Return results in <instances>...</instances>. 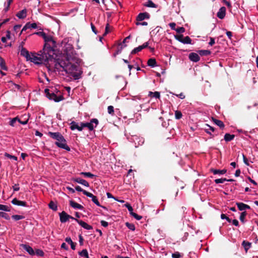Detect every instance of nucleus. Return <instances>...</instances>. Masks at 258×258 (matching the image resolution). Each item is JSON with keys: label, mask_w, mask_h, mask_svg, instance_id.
Returning <instances> with one entry per match:
<instances>
[{"label": "nucleus", "mask_w": 258, "mask_h": 258, "mask_svg": "<svg viewBox=\"0 0 258 258\" xmlns=\"http://www.w3.org/2000/svg\"><path fill=\"white\" fill-rule=\"evenodd\" d=\"M80 59L78 57L72 44L67 43L63 46V53L58 58L55 63V68L62 70L66 73L70 74L75 80L81 78L82 71L79 67Z\"/></svg>", "instance_id": "obj_1"}, {"label": "nucleus", "mask_w": 258, "mask_h": 258, "mask_svg": "<svg viewBox=\"0 0 258 258\" xmlns=\"http://www.w3.org/2000/svg\"><path fill=\"white\" fill-rule=\"evenodd\" d=\"M52 57V55L51 53L46 52L43 49L37 53H31L29 58L30 59L28 60L38 64L48 61Z\"/></svg>", "instance_id": "obj_2"}, {"label": "nucleus", "mask_w": 258, "mask_h": 258, "mask_svg": "<svg viewBox=\"0 0 258 258\" xmlns=\"http://www.w3.org/2000/svg\"><path fill=\"white\" fill-rule=\"evenodd\" d=\"M47 135L52 139L55 140V144L59 148L64 149L68 151H70V148L67 145V141L63 136L59 132H49Z\"/></svg>", "instance_id": "obj_3"}, {"label": "nucleus", "mask_w": 258, "mask_h": 258, "mask_svg": "<svg viewBox=\"0 0 258 258\" xmlns=\"http://www.w3.org/2000/svg\"><path fill=\"white\" fill-rule=\"evenodd\" d=\"M43 39L45 42L43 50L51 53V55L53 54V47L55 46L56 42L53 40L52 37L50 35L45 34Z\"/></svg>", "instance_id": "obj_4"}, {"label": "nucleus", "mask_w": 258, "mask_h": 258, "mask_svg": "<svg viewBox=\"0 0 258 258\" xmlns=\"http://www.w3.org/2000/svg\"><path fill=\"white\" fill-rule=\"evenodd\" d=\"M83 128L87 127L90 131L94 130L97 127L99 123L98 120L96 118H92L90 120V122H81Z\"/></svg>", "instance_id": "obj_5"}, {"label": "nucleus", "mask_w": 258, "mask_h": 258, "mask_svg": "<svg viewBox=\"0 0 258 258\" xmlns=\"http://www.w3.org/2000/svg\"><path fill=\"white\" fill-rule=\"evenodd\" d=\"M45 93L46 96L49 99L53 100L56 102H58L63 99V97L61 96H57L52 91H50L48 89H45Z\"/></svg>", "instance_id": "obj_6"}, {"label": "nucleus", "mask_w": 258, "mask_h": 258, "mask_svg": "<svg viewBox=\"0 0 258 258\" xmlns=\"http://www.w3.org/2000/svg\"><path fill=\"white\" fill-rule=\"evenodd\" d=\"M59 218L60 221L61 223L66 222L69 219H71L75 220V218L73 217L72 216L67 214L65 212L62 211L61 213H59Z\"/></svg>", "instance_id": "obj_7"}, {"label": "nucleus", "mask_w": 258, "mask_h": 258, "mask_svg": "<svg viewBox=\"0 0 258 258\" xmlns=\"http://www.w3.org/2000/svg\"><path fill=\"white\" fill-rule=\"evenodd\" d=\"M19 48L21 55L23 56H24L26 58L27 60L30 59L29 58L30 57L31 54H29V51L22 46H19Z\"/></svg>", "instance_id": "obj_8"}, {"label": "nucleus", "mask_w": 258, "mask_h": 258, "mask_svg": "<svg viewBox=\"0 0 258 258\" xmlns=\"http://www.w3.org/2000/svg\"><path fill=\"white\" fill-rule=\"evenodd\" d=\"M149 44V42H146L144 43L143 45H140L137 47L135 48L131 52L132 54H136L140 51H141L143 49L147 48Z\"/></svg>", "instance_id": "obj_9"}, {"label": "nucleus", "mask_w": 258, "mask_h": 258, "mask_svg": "<svg viewBox=\"0 0 258 258\" xmlns=\"http://www.w3.org/2000/svg\"><path fill=\"white\" fill-rule=\"evenodd\" d=\"M20 246L23 248L24 250H25L30 255H35V251L32 248V247L29 246L28 244H21Z\"/></svg>", "instance_id": "obj_10"}, {"label": "nucleus", "mask_w": 258, "mask_h": 258, "mask_svg": "<svg viewBox=\"0 0 258 258\" xmlns=\"http://www.w3.org/2000/svg\"><path fill=\"white\" fill-rule=\"evenodd\" d=\"M150 18V15L148 13H140L136 18L137 21H142L145 19H148Z\"/></svg>", "instance_id": "obj_11"}, {"label": "nucleus", "mask_w": 258, "mask_h": 258, "mask_svg": "<svg viewBox=\"0 0 258 258\" xmlns=\"http://www.w3.org/2000/svg\"><path fill=\"white\" fill-rule=\"evenodd\" d=\"M75 220L78 222V223L83 228H84L85 229L87 230H91L93 229V227L92 226L88 224L85 222L82 221V220H79L77 219H75Z\"/></svg>", "instance_id": "obj_12"}, {"label": "nucleus", "mask_w": 258, "mask_h": 258, "mask_svg": "<svg viewBox=\"0 0 258 258\" xmlns=\"http://www.w3.org/2000/svg\"><path fill=\"white\" fill-rule=\"evenodd\" d=\"M188 57L189 59L191 61L195 62L199 61L200 59L199 54L195 52H191L189 53Z\"/></svg>", "instance_id": "obj_13"}, {"label": "nucleus", "mask_w": 258, "mask_h": 258, "mask_svg": "<svg viewBox=\"0 0 258 258\" xmlns=\"http://www.w3.org/2000/svg\"><path fill=\"white\" fill-rule=\"evenodd\" d=\"M226 9L225 7H221L217 13V16L220 19H223L226 15Z\"/></svg>", "instance_id": "obj_14"}, {"label": "nucleus", "mask_w": 258, "mask_h": 258, "mask_svg": "<svg viewBox=\"0 0 258 258\" xmlns=\"http://www.w3.org/2000/svg\"><path fill=\"white\" fill-rule=\"evenodd\" d=\"M236 206H237L239 210L240 211H244L246 210H249L250 209V207L248 205L245 204L243 203H236Z\"/></svg>", "instance_id": "obj_15"}, {"label": "nucleus", "mask_w": 258, "mask_h": 258, "mask_svg": "<svg viewBox=\"0 0 258 258\" xmlns=\"http://www.w3.org/2000/svg\"><path fill=\"white\" fill-rule=\"evenodd\" d=\"M12 203L13 205L19 206H22V207H26L27 206V203L26 202L19 201L17 199L15 198L12 201Z\"/></svg>", "instance_id": "obj_16"}, {"label": "nucleus", "mask_w": 258, "mask_h": 258, "mask_svg": "<svg viewBox=\"0 0 258 258\" xmlns=\"http://www.w3.org/2000/svg\"><path fill=\"white\" fill-rule=\"evenodd\" d=\"M73 181H74L75 182H76L77 183L81 184L85 186H86V187L89 186V183L86 180H85L83 179H82L81 178L78 177V178H74Z\"/></svg>", "instance_id": "obj_17"}, {"label": "nucleus", "mask_w": 258, "mask_h": 258, "mask_svg": "<svg viewBox=\"0 0 258 258\" xmlns=\"http://www.w3.org/2000/svg\"><path fill=\"white\" fill-rule=\"evenodd\" d=\"M27 16V11L26 9L22 10L19 12L17 14L16 16L19 19H24Z\"/></svg>", "instance_id": "obj_18"}, {"label": "nucleus", "mask_w": 258, "mask_h": 258, "mask_svg": "<svg viewBox=\"0 0 258 258\" xmlns=\"http://www.w3.org/2000/svg\"><path fill=\"white\" fill-rule=\"evenodd\" d=\"M70 203L71 207L74 209L81 210L83 208V207L82 205L73 201H71Z\"/></svg>", "instance_id": "obj_19"}, {"label": "nucleus", "mask_w": 258, "mask_h": 258, "mask_svg": "<svg viewBox=\"0 0 258 258\" xmlns=\"http://www.w3.org/2000/svg\"><path fill=\"white\" fill-rule=\"evenodd\" d=\"M227 170L226 169L219 170V169H212L211 172L215 175L216 174H224L226 172Z\"/></svg>", "instance_id": "obj_20"}, {"label": "nucleus", "mask_w": 258, "mask_h": 258, "mask_svg": "<svg viewBox=\"0 0 258 258\" xmlns=\"http://www.w3.org/2000/svg\"><path fill=\"white\" fill-rule=\"evenodd\" d=\"M78 254L80 256L84 258H90L88 251L86 249H84L82 251H79Z\"/></svg>", "instance_id": "obj_21"}, {"label": "nucleus", "mask_w": 258, "mask_h": 258, "mask_svg": "<svg viewBox=\"0 0 258 258\" xmlns=\"http://www.w3.org/2000/svg\"><path fill=\"white\" fill-rule=\"evenodd\" d=\"M147 64L148 66L151 67L152 68H154L157 66V62L156 61V59L153 58H150L148 60Z\"/></svg>", "instance_id": "obj_22"}, {"label": "nucleus", "mask_w": 258, "mask_h": 258, "mask_svg": "<svg viewBox=\"0 0 258 258\" xmlns=\"http://www.w3.org/2000/svg\"><path fill=\"white\" fill-rule=\"evenodd\" d=\"M235 136L230 134H226L224 136V140L226 142H230L234 139Z\"/></svg>", "instance_id": "obj_23"}, {"label": "nucleus", "mask_w": 258, "mask_h": 258, "mask_svg": "<svg viewBox=\"0 0 258 258\" xmlns=\"http://www.w3.org/2000/svg\"><path fill=\"white\" fill-rule=\"evenodd\" d=\"M213 122L218 126H219L221 128H223L225 126V125L223 121L221 120L213 118Z\"/></svg>", "instance_id": "obj_24"}, {"label": "nucleus", "mask_w": 258, "mask_h": 258, "mask_svg": "<svg viewBox=\"0 0 258 258\" xmlns=\"http://www.w3.org/2000/svg\"><path fill=\"white\" fill-rule=\"evenodd\" d=\"M198 53L201 56H208L211 54V52L209 50H199Z\"/></svg>", "instance_id": "obj_25"}, {"label": "nucleus", "mask_w": 258, "mask_h": 258, "mask_svg": "<svg viewBox=\"0 0 258 258\" xmlns=\"http://www.w3.org/2000/svg\"><path fill=\"white\" fill-rule=\"evenodd\" d=\"M0 67L3 70L7 71L8 70L5 60L1 57H0Z\"/></svg>", "instance_id": "obj_26"}, {"label": "nucleus", "mask_w": 258, "mask_h": 258, "mask_svg": "<svg viewBox=\"0 0 258 258\" xmlns=\"http://www.w3.org/2000/svg\"><path fill=\"white\" fill-rule=\"evenodd\" d=\"M149 96L152 97V98H159L160 96V93L159 92H152L150 91L149 92Z\"/></svg>", "instance_id": "obj_27"}, {"label": "nucleus", "mask_w": 258, "mask_h": 258, "mask_svg": "<svg viewBox=\"0 0 258 258\" xmlns=\"http://www.w3.org/2000/svg\"><path fill=\"white\" fill-rule=\"evenodd\" d=\"M66 241L70 244L71 246V248L73 250L75 249V244L73 242L71 237H68L65 239Z\"/></svg>", "instance_id": "obj_28"}, {"label": "nucleus", "mask_w": 258, "mask_h": 258, "mask_svg": "<svg viewBox=\"0 0 258 258\" xmlns=\"http://www.w3.org/2000/svg\"><path fill=\"white\" fill-rule=\"evenodd\" d=\"M242 245L244 247L246 251H247L251 247V243L246 241H243L242 243Z\"/></svg>", "instance_id": "obj_29"}, {"label": "nucleus", "mask_w": 258, "mask_h": 258, "mask_svg": "<svg viewBox=\"0 0 258 258\" xmlns=\"http://www.w3.org/2000/svg\"><path fill=\"white\" fill-rule=\"evenodd\" d=\"M79 123L75 121H72L70 123V128L71 130L74 131L77 130L78 127Z\"/></svg>", "instance_id": "obj_30"}, {"label": "nucleus", "mask_w": 258, "mask_h": 258, "mask_svg": "<svg viewBox=\"0 0 258 258\" xmlns=\"http://www.w3.org/2000/svg\"><path fill=\"white\" fill-rule=\"evenodd\" d=\"M48 207L50 209H51V210H52L54 211H56L57 210V206L56 204L53 201H51L49 203Z\"/></svg>", "instance_id": "obj_31"}, {"label": "nucleus", "mask_w": 258, "mask_h": 258, "mask_svg": "<svg viewBox=\"0 0 258 258\" xmlns=\"http://www.w3.org/2000/svg\"><path fill=\"white\" fill-rule=\"evenodd\" d=\"M81 175H83L85 177H89L91 178H93L96 177V175L90 173V172H82L80 173Z\"/></svg>", "instance_id": "obj_32"}, {"label": "nucleus", "mask_w": 258, "mask_h": 258, "mask_svg": "<svg viewBox=\"0 0 258 258\" xmlns=\"http://www.w3.org/2000/svg\"><path fill=\"white\" fill-rule=\"evenodd\" d=\"M145 6L149 8H156L157 6L151 0L148 1L144 5Z\"/></svg>", "instance_id": "obj_33"}, {"label": "nucleus", "mask_w": 258, "mask_h": 258, "mask_svg": "<svg viewBox=\"0 0 258 258\" xmlns=\"http://www.w3.org/2000/svg\"><path fill=\"white\" fill-rule=\"evenodd\" d=\"M182 43L183 44H191V39L188 36L183 37V40H182Z\"/></svg>", "instance_id": "obj_34"}, {"label": "nucleus", "mask_w": 258, "mask_h": 258, "mask_svg": "<svg viewBox=\"0 0 258 258\" xmlns=\"http://www.w3.org/2000/svg\"><path fill=\"white\" fill-rule=\"evenodd\" d=\"M26 24L29 29H37L38 28L36 23H30V22H28Z\"/></svg>", "instance_id": "obj_35"}, {"label": "nucleus", "mask_w": 258, "mask_h": 258, "mask_svg": "<svg viewBox=\"0 0 258 258\" xmlns=\"http://www.w3.org/2000/svg\"><path fill=\"white\" fill-rule=\"evenodd\" d=\"M0 210L3 211L10 212V208L9 207L7 206L6 205L0 204Z\"/></svg>", "instance_id": "obj_36"}, {"label": "nucleus", "mask_w": 258, "mask_h": 258, "mask_svg": "<svg viewBox=\"0 0 258 258\" xmlns=\"http://www.w3.org/2000/svg\"><path fill=\"white\" fill-rule=\"evenodd\" d=\"M125 225L131 230H132V231L135 230V226L134 224L126 222V223H125Z\"/></svg>", "instance_id": "obj_37"}, {"label": "nucleus", "mask_w": 258, "mask_h": 258, "mask_svg": "<svg viewBox=\"0 0 258 258\" xmlns=\"http://www.w3.org/2000/svg\"><path fill=\"white\" fill-rule=\"evenodd\" d=\"M12 218L15 221H18L24 218V216L19 215H14L12 216Z\"/></svg>", "instance_id": "obj_38"}, {"label": "nucleus", "mask_w": 258, "mask_h": 258, "mask_svg": "<svg viewBox=\"0 0 258 258\" xmlns=\"http://www.w3.org/2000/svg\"><path fill=\"white\" fill-rule=\"evenodd\" d=\"M246 214H247V213L245 211L242 212L241 213V214L240 215L239 219L241 222H242V223L244 222V220H245V218L246 216Z\"/></svg>", "instance_id": "obj_39"}, {"label": "nucleus", "mask_w": 258, "mask_h": 258, "mask_svg": "<svg viewBox=\"0 0 258 258\" xmlns=\"http://www.w3.org/2000/svg\"><path fill=\"white\" fill-rule=\"evenodd\" d=\"M182 116L181 111L176 110L175 111V117L176 119H180Z\"/></svg>", "instance_id": "obj_40"}, {"label": "nucleus", "mask_w": 258, "mask_h": 258, "mask_svg": "<svg viewBox=\"0 0 258 258\" xmlns=\"http://www.w3.org/2000/svg\"><path fill=\"white\" fill-rule=\"evenodd\" d=\"M0 217L5 218L6 220H9L10 218L9 215L4 212H0Z\"/></svg>", "instance_id": "obj_41"}, {"label": "nucleus", "mask_w": 258, "mask_h": 258, "mask_svg": "<svg viewBox=\"0 0 258 258\" xmlns=\"http://www.w3.org/2000/svg\"><path fill=\"white\" fill-rule=\"evenodd\" d=\"M226 181H227V179L225 178H224L216 179L214 181L216 183L219 184V183H223Z\"/></svg>", "instance_id": "obj_42"}, {"label": "nucleus", "mask_w": 258, "mask_h": 258, "mask_svg": "<svg viewBox=\"0 0 258 258\" xmlns=\"http://www.w3.org/2000/svg\"><path fill=\"white\" fill-rule=\"evenodd\" d=\"M35 254L37 256H43L44 255V252L42 250L37 249L35 251Z\"/></svg>", "instance_id": "obj_43"}, {"label": "nucleus", "mask_w": 258, "mask_h": 258, "mask_svg": "<svg viewBox=\"0 0 258 258\" xmlns=\"http://www.w3.org/2000/svg\"><path fill=\"white\" fill-rule=\"evenodd\" d=\"M22 25H16L14 26L13 30L16 34L18 32L19 30L20 29Z\"/></svg>", "instance_id": "obj_44"}, {"label": "nucleus", "mask_w": 258, "mask_h": 258, "mask_svg": "<svg viewBox=\"0 0 258 258\" xmlns=\"http://www.w3.org/2000/svg\"><path fill=\"white\" fill-rule=\"evenodd\" d=\"M175 31L178 33H182L184 32L185 29L183 27H179L176 28Z\"/></svg>", "instance_id": "obj_45"}, {"label": "nucleus", "mask_w": 258, "mask_h": 258, "mask_svg": "<svg viewBox=\"0 0 258 258\" xmlns=\"http://www.w3.org/2000/svg\"><path fill=\"white\" fill-rule=\"evenodd\" d=\"M131 215L138 220H140L142 218V217L141 216H140L134 212L133 213H131Z\"/></svg>", "instance_id": "obj_46"}, {"label": "nucleus", "mask_w": 258, "mask_h": 258, "mask_svg": "<svg viewBox=\"0 0 258 258\" xmlns=\"http://www.w3.org/2000/svg\"><path fill=\"white\" fill-rule=\"evenodd\" d=\"M5 155V156L7 157L9 159H12L15 161L17 160V157L15 156L11 155L7 153H6Z\"/></svg>", "instance_id": "obj_47"}, {"label": "nucleus", "mask_w": 258, "mask_h": 258, "mask_svg": "<svg viewBox=\"0 0 258 258\" xmlns=\"http://www.w3.org/2000/svg\"><path fill=\"white\" fill-rule=\"evenodd\" d=\"M108 113L110 114H113L114 113V108L112 106H109L107 108Z\"/></svg>", "instance_id": "obj_48"}, {"label": "nucleus", "mask_w": 258, "mask_h": 258, "mask_svg": "<svg viewBox=\"0 0 258 258\" xmlns=\"http://www.w3.org/2000/svg\"><path fill=\"white\" fill-rule=\"evenodd\" d=\"M125 207L127 209L128 211L130 212V214L133 213V209L130 204L126 203L125 204Z\"/></svg>", "instance_id": "obj_49"}, {"label": "nucleus", "mask_w": 258, "mask_h": 258, "mask_svg": "<svg viewBox=\"0 0 258 258\" xmlns=\"http://www.w3.org/2000/svg\"><path fill=\"white\" fill-rule=\"evenodd\" d=\"M84 195L88 197L91 198L92 199H94V197L95 196L93 195L92 193H90L88 191H84Z\"/></svg>", "instance_id": "obj_50"}, {"label": "nucleus", "mask_w": 258, "mask_h": 258, "mask_svg": "<svg viewBox=\"0 0 258 258\" xmlns=\"http://www.w3.org/2000/svg\"><path fill=\"white\" fill-rule=\"evenodd\" d=\"M84 195L88 197L91 198L92 199H94V197L95 196L93 195L92 193H90L88 191H84Z\"/></svg>", "instance_id": "obj_51"}, {"label": "nucleus", "mask_w": 258, "mask_h": 258, "mask_svg": "<svg viewBox=\"0 0 258 258\" xmlns=\"http://www.w3.org/2000/svg\"><path fill=\"white\" fill-rule=\"evenodd\" d=\"M18 118L17 117L13 118L12 119L10 122V125L12 126H14L17 120H18Z\"/></svg>", "instance_id": "obj_52"}, {"label": "nucleus", "mask_w": 258, "mask_h": 258, "mask_svg": "<svg viewBox=\"0 0 258 258\" xmlns=\"http://www.w3.org/2000/svg\"><path fill=\"white\" fill-rule=\"evenodd\" d=\"M175 38L178 41L182 43V40H183V36L182 35H176L175 36Z\"/></svg>", "instance_id": "obj_53"}, {"label": "nucleus", "mask_w": 258, "mask_h": 258, "mask_svg": "<svg viewBox=\"0 0 258 258\" xmlns=\"http://www.w3.org/2000/svg\"><path fill=\"white\" fill-rule=\"evenodd\" d=\"M92 202L96 204L98 207H101V205L97 198V197L95 196L94 197V199H92Z\"/></svg>", "instance_id": "obj_54"}, {"label": "nucleus", "mask_w": 258, "mask_h": 258, "mask_svg": "<svg viewBox=\"0 0 258 258\" xmlns=\"http://www.w3.org/2000/svg\"><path fill=\"white\" fill-rule=\"evenodd\" d=\"M75 190L78 191L82 192L84 195V191H87L86 190L83 189L81 186H80L79 185L76 186Z\"/></svg>", "instance_id": "obj_55"}, {"label": "nucleus", "mask_w": 258, "mask_h": 258, "mask_svg": "<svg viewBox=\"0 0 258 258\" xmlns=\"http://www.w3.org/2000/svg\"><path fill=\"white\" fill-rule=\"evenodd\" d=\"M34 34L41 36L43 38L44 37L46 33L43 31H40V32H37L34 33Z\"/></svg>", "instance_id": "obj_56"}, {"label": "nucleus", "mask_w": 258, "mask_h": 258, "mask_svg": "<svg viewBox=\"0 0 258 258\" xmlns=\"http://www.w3.org/2000/svg\"><path fill=\"white\" fill-rule=\"evenodd\" d=\"M136 25L137 26H146L148 25V23L146 22H140V21H137V22L136 23Z\"/></svg>", "instance_id": "obj_57"}, {"label": "nucleus", "mask_w": 258, "mask_h": 258, "mask_svg": "<svg viewBox=\"0 0 258 258\" xmlns=\"http://www.w3.org/2000/svg\"><path fill=\"white\" fill-rule=\"evenodd\" d=\"M28 29L29 28H28V25H27V24H26L23 27L22 29L21 30V32H20V33L19 34V36H20L22 34V33L23 31H25Z\"/></svg>", "instance_id": "obj_58"}, {"label": "nucleus", "mask_w": 258, "mask_h": 258, "mask_svg": "<svg viewBox=\"0 0 258 258\" xmlns=\"http://www.w3.org/2000/svg\"><path fill=\"white\" fill-rule=\"evenodd\" d=\"M169 25L171 29L175 31L176 28V24L175 23H174V22L170 23H169Z\"/></svg>", "instance_id": "obj_59"}, {"label": "nucleus", "mask_w": 258, "mask_h": 258, "mask_svg": "<svg viewBox=\"0 0 258 258\" xmlns=\"http://www.w3.org/2000/svg\"><path fill=\"white\" fill-rule=\"evenodd\" d=\"M172 257L173 258H180V254L179 252H175L174 253H172Z\"/></svg>", "instance_id": "obj_60"}, {"label": "nucleus", "mask_w": 258, "mask_h": 258, "mask_svg": "<svg viewBox=\"0 0 258 258\" xmlns=\"http://www.w3.org/2000/svg\"><path fill=\"white\" fill-rule=\"evenodd\" d=\"M215 39L213 37H210V42H209V45L212 46L215 44Z\"/></svg>", "instance_id": "obj_61"}, {"label": "nucleus", "mask_w": 258, "mask_h": 258, "mask_svg": "<svg viewBox=\"0 0 258 258\" xmlns=\"http://www.w3.org/2000/svg\"><path fill=\"white\" fill-rule=\"evenodd\" d=\"M100 223H101V225L102 226H103L104 227H106L108 225V223L104 220L101 221Z\"/></svg>", "instance_id": "obj_62"}, {"label": "nucleus", "mask_w": 258, "mask_h": 258, "mask_svg": "<svg viewBox=\"0 0 258 258\" xmlns=\"http://www.w3.org/2000/svg\"><path fill=\"white\" fill-rule=\"evenodd\" d=\"M6 38L7 39H12V36H11V32L10 31L8 30L7 31V32H6Z\"/></svg>", "instance_id": "obj_63"}, {"label": "nucleus", "mask_w": 258, "mask_h": 258, "mask_svg": "<svg viewBox=\"0 0 258 258\" xmlns=\"http://www.w3.org/2000/svg\"><path fill=\"white\" fill-rule=\"evenodd\" d=\"M13 188L14 191H17L20 189L19 185V184H15L13 186Z\"/></svg>", "instance_id": "obj_64"}]
</instances>
